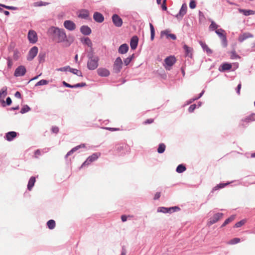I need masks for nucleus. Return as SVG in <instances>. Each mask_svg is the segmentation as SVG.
<instances>
[{
  "mask_svg": "<svg viewBox=\"0 0 255 255\" xmlns=\"http://www.w3.org/2000/svg\"><path fill=\"white\" fill-rule=\"evenodd\" d=\"M47 33L53 41L58 43H63L65 47H69L73 41V40L70 41L68 38L63 28L51 26L48 28Z\"/></svg>",
  "mask_w": 255,
  "mask_h": 255,
  "instance_id": "obj_1",
  "label": "nucleus"
},
{
  "mask_svg": "<svg viewBox=\"0 0 255 255\" xmlns=\"http://www.w3.org/2000/svg\"><path fill=\"white\" fill-rule=\"evenodd\" d=\"M87 57L88 58L87 62L88 69L90 70L96 69L98 66L99 57L94 56L93 53L88 54Z\"/></svg>",
  "mask_w": 255,
  "mask_h": 255,
  "instance_id": "obj_2",
  "label": "nucleus"
},
{
  "mask_svg": "<svg viewBox=\"0 0 255 255\" xmlns=\"http://www.w3.org/2000/svg\"><path fill=\"white\" fill-rule=\"evenodd\" d=\"M123 64L121 58L117 57L113 64V72L116 74L119 73L122 69Z\"/></svg>",
  "mask_w": 255,
  "mask_h": 255,
  "instance_id": "obj_3",
  "label": "nucleus"
},
{
  "mask_svg": "<svg viewBox=\"0 0 255 255\" xmlns=\"http://www.w3.org/2000/svg\"><path fill=\"white\" fill-rule=\"evenodd\" d=\"M100 156V153H94L91 155L89 156L87 159L82 163L81 168L85 167L87 165H90L92 162L96 161Z\"/></svg>",
  "mask_w": 255,
  "mask_h": 255,
  "instance_id": "obj_4",
  "label": "nucleus"
},
{
  "mask_svg": "<svg viewBox=\"0 0 255 255\" xmlns=\"http://www.w3.org/2000/svg\"><path fill=\"white\" fill-rule=\"evenodd\" d=\"M26 72L25 67L23 65L18 66L15 70L14 76L16 77L23 76Z\"/></svg>",
  "mask_w": 255,
  "mask_h": 255,
  "instance_id": "obj_5",
  "label": "nucleus"
},
{
  "mask_svg": "<svg viewBox=\"0 0 255 255\" xmlns=\"http://www.w3.org/2000/svg\"><path fill=\"white\" fill-rule=\"evenodd\" d=\"M187 10V6L185 3L182 4L179 12L175 16L178 19H182L186 14Z\"/></svg>",
  "mask_w": 255,
  "mask_h": 255,
  "instance_id": "obj_6",
  "label": "nucleus"
},
{
  "mask_svg": "<svg viewBox=\"0 0 255 255\" xmlns=\"http://www.w3.org/2000/svg\"><path fill=\"white\" fill-rule=\"evenodd\" d=\"M38 49L36 46L32 47L28 52L27 55V60L31 61L37 54Z\"/></svg>",
  "mask_w": 255,
  "mask_h": 255,
  "instance_id": "obj_7",
  "label": "nucleus"
},
{
  "mask_svg": "<svg viewBox=\"0 0 255 255\" xmlns=\"http://www.w3.org/2000/svg\"><path fill=\"white\" fill-rule=\"evenodd\" d=\"M28 39L30 43L34 44L37 41V35L36 32L32 30L29 31L28 33Z\"/></svg>",
  "mask_w": 255,
  "mask_h": 255,
  "instance_id": "obj_8",
  "label": "nucleus"
},
{
  "mask_svg": "<svg viewBox=\"0 0 255 255\" xmlns=\"http://www.w3.org/2000/svg\"><path fill=\"white\" fill-rule=\"evenodd\" d=\"M64 27L69 31H73L75 29L76 25L72 20H66L63 23Z\"/></svg>",
  "mask_w": 255,
  "mask_h": 255,
  "instance_id": "obj_9",
  "label": "nucleus"
},
{
  "mask_svg": "<svg viewBox=\"0 0 255 255\" xmlns=\"http://www.w3.org/2000/svg\"><path fill=\"white\" fill-rule=\"evenodd\" d=\"M223 214L222 213H217L214 215V216L210 218L208 222L209 225H212L217 223L221 218H222Z\"/></svg>",
  "mask_w": 255,
  "mask_h": 255,
  "instance_id": "obj_10",
  "label": "nucleus"
},
{
  "mask_svg": "<svg viewBox=\"0 0 255 255\" xmlns=\"http://www.w3.org/2000/svg\"><path fill=\"white\" fill-rule=\"evenodd\" d=\"M112 20L114 25L117 27H121L123 24L122 19L117 14L112 16Z\"/></svg>",
  "mask_w": 255,
  "mask_h": 255,
  "instance_id": "obj_11",
  "label": "nucleus"
},
{
  "mask_svg": "<svg viewBox=\"0 0 255 255\" xmlns=\"http://www.w3.org/2000/svg\"><path fill=\"white\" fill-rule=\"evenodd\" d=\"M98 75L101 77H108L110 74V71L105 68H99L97 70Z\"/></svg>",
  "mask_w": 255,
  "mask_h": 255,
  "instance_id": "obj_12",
  "label": "nucleus"
},
{
  "mask_svg": "<svg viewBox=\"0 0 255 255\" xmlns=\"http://www.w3.org/2000/svg\"><path fill=\"white\" fill-rule=\"evenodd\" d=\"M176 61V60L174 56H168L164 60L165 65L169 67L172 66Z\"/></svg>",
  "mask_w": 255,
  "mask_h": 255,
  "instance_id": "obj_13",
  "label": "nucleus"
},
{
  "mask_svg": "<svg viewBox=\"0 0 255 255\" xmlns=\"http://www.w3.org/2000/svg\"><path fill=\"white\" fill-rule=\"evenodd\" d=\"M17 133L14 131H9L5 133L4 138L8 141H10L13 140L17 136Z\"/></svg>",
  "mask_w": 255,
  "mask_h": 255,
  "instance_id": "obj_14",
  "label": "nucleus"
},
{
  "mask_svg": "<svg viewBox=\"0 0 255 255\" xmlns=\"http://www.w3.org/2000/svg\"><path fill=\"white\" fill-rule=\"evenodd\" d=\"M89 16V11L86 9H82L79 10L78 16L79 18L87 19Z\"/></svg>",
  "mask_w": 255,
  "mask_h": 255,
  "instance_id": "obj_15",
  "label": "nucleus"
},
{
  "mask_svg": "<svg viewBox=\"0 0 255 255\" xmlns=\"http://www.w3.org/2000/svg\"><path fill=\"white\" fill-rule=\"evenodd\" d=\"M138 42V38L137 36H133L131 37L130 41V48L132 50L136 48Z\"/></svg>",
  "mask_w": 255,
  "mask_h": 255,
  "instance_id": "obj_16",
  "label": "nucleus"
},
{
  "mask_svg": "<svg viewBox=\"0 0 255 255\" xmlns=\"http://www.w3.org/2000/svg\"><path fill=\"white\" fill-rule=\"evenodd\" d=\"M183 48L184 50L185 56L192 58L193 55V48L192 47H189L186 44L183 45Z\"/></svg>",
  "mask_w": 255,
  "mask_h": 255,
  "instance_id": "obj_17",
  "label": "nucleus"
},
{
  "mask_svg": "<svg viewBox=\"0 0 255 255\" xmlns=\"http://www.w3.org/2000/svg\"><path fill=\"white\" fill-rule=\"evenodd\" d=\"M80 32L84 35H89L92 32V30L88 25H82L80 28Z\"/></svg>",
  "mask_w": 255,
  "mask_h": 255,
  "instance_id": "obj_18",
  "label": "nucleus"
},
{
  "mask_svg": "<svg viewBox=\"0 0 255 255\" xmlns=\"http://www.w3.org/2000/svg\"><path fill=\"white\" fill-rule=\"evenodd\" d=\"M94 20L97 22L101 23L104 20V17L103 14L99 12H95L93 15Z\"/></svg>",
  "mask_w": 255,
  "mask_h": 255,
  "instance_id": "obj_19",
  "label": "nucleus"
},
{
  "mask_svg": "<svg viewBox=\"0 0 255 255\" xmlns=\"http://www.w3.org/2000/svg\"><path fill=\"white\" fill-rule=\"evenodd\" d=\"M128 45L126 43H124L120 46L118 49V52L121 54H124L128 52Z\"/></svg>",
  "mask_w": 255,
  "mask_h": 255,
  "instance_id": "obj_20",
  "label": "nucleus"
},
{
  "mask_svg": "<svg viewBox=\"0 0 255 255\" xmlns=\"http://www.w3.org/2000/svg\"><path fill=\"white\" fill-rule=\"evenodd\" d=\"M168 30H165L161 31L160 36L161 37H163L164 35H166V38L168 39L169 38H171L172 40L176 39V36L174 34L168 33Z\"/></svg>",
  "mask_w": 255,
  "mask_h": 255,
  "instance_id": "obj_21",
  "label": "nucleus"
},
{
  "mask_svg": "<svg viewBox=\"0 0 255 255\" xmlns=\"http://www.w3.org/2000/svg\"><path fill=\"white\" fill-rule=\"evenodd\" d=\"M199 43H200L201 46L202 47L203 51L204 52H206L208 55L212 54V53H213L212 50L210 48H209L208 45L205 42H204L202 41H200L199 42Z\"/></svg>",
  "mask_w": 255,
  "mask_h": 255,
  "instance_id": "obj_22",
  "label": "nucleus"
},
{
  "mask_svg": "<svg viewBox=\"0 0 255 255\" xmlns=\"http://www.w3.org/2000/svg\"><path fill=\"white\" fill-rule=\"evenodd\" d=\"M252 37H253V35L252 34L249 32L244 33L239 36L238 40L239 42H242L247 38Z\"/></svg>",
  "mask_w": 255,
  "mask_h": 255,
  "instance_id": "obj_23",
  "label": "nucleus"
},
{
  "mask_svg": "<svg viewBox=\"0 0 255 255\" xmlns=\"http://www.w3.org/2000/svg\"><path fill=\"white\" fill-rule=\"evenodd\" d=\"M232 68V65L230 63H225L221 65L219 68V70L221 71H225L229 70Z\"/></svg>",
  "mask_w": 255,
  "mask_h": 255,
  "instance_id": "obj_24",
  "label": "nucleus"
},
{
  "mask_svg": "<svg viewBox=\"0 0 255 255\" xmlns=\"http://www.w3.org/2000/svg\"><path fill=\"white\" fill-rule=\"evenodd\" d=\"M35 182V178L34 176H31L29 179L27 184V189L30 191L34 185Z\"/></svg>",
  "mask_w": 255,
  "mask_h": 255,
  "instance_id": "obj_25",
  "label": "nucleus"
},
{
  "mask_svg": "<svg viewBox=\"0 0 255 255\" xmlns=\"http://www.w3.org/2000/svg\"><path fill=\"white\" fill-rule=\"evenodd\" d=\"M127 147V145L124 143L118 144L116 145V150L122 153H124V149Z\"/></svg>",
  "mask_w": 255,
  "mask_h": 255,
  "instance_id": "obj_26",
  "label": "nucleus"
},
{
  "mask_svg": "<svg viewBox=\"0 0 255 255\" xmlns=\"http://www.w3.org/2000/svg\"><path fill=\"white\" fill-rule=\"evenodd\" d=\"M230 183V182H227L225 183H221L219 184H217L215 187H214L212 189L211 193H213L214 192H215L216 190H218L220 189L224 188L226 186H227V185H229Z\"/></svg>",
  "mask_w": 255,
  "mask_h": 255,
  "instance_id": "obj_27",
  "label": "nucleus"
},
{
  "mask_svg": "<svg viewBox=\"0 0 255 255\" xmlns=\"http://www.w3.org/2000/svg\"><path fill=\"white\" fill-rule=\"evenodd\" d=\"M0 103H1V105L3 107H5L6 106H9L12 103V100L9 97H8L6 99V101L5 102L3 99H0Z\"/></svg>",
  "mask_w": 255,
  "mask_h": 255,
  "instance_id": "obj_28",
  "label": "nucleus"
},
{
  "mask_svg": "<svg viewBox=\"0 0 255 255\" xmlns=\"http://www.w3.org/2000/svg\"><path fill=\"white\" fill-rule=\"evenodd\" d=\"M239 10L240 12L243 13L246 16H249L250 15H253L255 14V11L253 10L239 9Z\"/></svg>",
  "mask_w": 255,
  "mask_h": 255,
  "instance_id": "obj_29",
  "label": "nucleus"
},
{
  "mask_svg": "<svg viewBox=\"0 0 255 255\" xmlns=\"http://www.w3.org/2000/svg\"><path fill=\"white\" fill-rule=\"evenodd\" d=\"M186 169L185 166L182 164H179L177 166L176 169V171L177 173H181L185 171Z\"/></svg>",
  "mask_w": 255,
  "mask_h": 255,
  "instance_id": "obj_30",
  "label": "nucleus"
},
{
  "mask_svg": "<svg viewBox=\"0 0 255 255\" xmlns=\"http://www.w3.org/2000/svg\"><path fill=\"white\" fill-rule=\"evenodd\" d=\"M216 33L220 37V38L226 35L225 31L222 29H218L215 30Z\"/></svg>",
  "mask_w": 255,
  "mask_h": 255,
  "instance_id": "obj_31",
  "label": "nucleus"
},
{
  "mask_svg": "<svg viewBox=\"0 0 255 255\" xmlns=\"http://www.w3.org/2000/svg\"><path fill=\"white\" fill-rule=\"evenodd\" d=\"M81 41L83 44L87 45L88 47H91L92 46V42L88 37L84 38L83 40L81 39Z\"/></svg>",
  "mask_w": 255,
  "mask_h": 255,
  "instance_id": "obj_32",
  "label": "nucleus"
},
{
  "mask_svg": "<svg viewBox=\"0 0 255 255\" xmlns=\"http://www.w3.org/2000/svg\"><path fill=\"white\" fill-rule=\"evenodd\" d=\"M243 121L245 122L249 123L252 121H255V114L253 113L250 116L246 117Z\"/></svg>",
  "mask_w": 255,
  "mask_h": 255,
  "instance_id": "obj_33",
  "label": "nucleus"
},
{
  "mask_svg": "<svg viewBox=\"0 0 255 255\" xmlns=\"http://www.w3.org/2000/svg\"><path fill=\"white\" fill-rule=\"evenodd\" d=\"M134 58V54H132V55L129 56L127 58L125 59L124 60V64L126 66H128L130 63L131 60Z\"/></svg>",
  "mask_w": 255,
  "mask_h": 255,
  "instance_id": "obj_34",
  "label": "nucleus"
},
{
  "mask_svg": "<svg viewBox=\"0 0 255 255\" xmlns=\"http://www.w3.org/2000/svg\"><path fill=\"white\" fill-rule=\"evenodd\" d=\"M235 219V216L234 215H232L231 216H230L229 218H228V219H227L223 223V224L221 225V228H223L225 226H226L227 224H228L229 223L231 222L232 221H233Z\"/></svg>",
  "mask_w": 255,
  "mask_h": 255,
  "instance_id": "obj_35",
  "label": "nucleus"
},
{
  "mask_svg": "<svg viewBox=\"0 0 255 255\" xmlns=\"http://www.w3.org/2000/svg\"><path fill=\"white\" fill-rule=\"evenodd\" d=\"M149 27L150 30V39L152 41L155 36V29L153 25L151 23H149Z\"/></svg>",
  "mask_w": 255,
  "mask_h": 255,
  "instance_id": "obj_36",
  "label": "nucleus"
},
{
  "mask_svg": "<svg viewBox=\"0 0 255 255\" xmlns=\"http://www.w3.org/2000/svg\"><path fill=\"white\" fill-rule=\"evenodd\" d=\"M166 146L164 143H161L159 144L157 148V152L159 153H162L165 150Z\"/></svg>",
  "mask_w": 255,
  "mask_h": 255,
  "instance_id": "obj_37",
  "label": "nucleus"
},
{
  "mask_svg": "<svg viewBox=\"0 0 255 255\" xmlns=\"http://www.w3.org/2000/svg\"><path fill=\"white\" fill-rule=\"evenodd\" d=\"M69 72L72 73L73 74L76 75L78 76L82 77V73L81 71H79L77 69L72 68L70 67Z\"/></svg>",
  "mask_w": 255,
  "mask_h": 255,
  "instance_id": "obj_38",
  "label": "nucleus"
},
{
  "mask_svg": "<svg viewBox=\"0 0 255 255\" xmlns=\"http://www.w3.org/2000/svg\"><path fill=\"white\" fill-rule=\"evenodd\" d=\"M45 53L40 52L38 56V60L39 63H43L45 61Z\"/></svg>",
  "mask_w": 255,
  "mask_h": 255,
  "instance_id": "obj_39",
  "label": "nucleus"
},
{
  "mask_svg": "<svg viewBox=\"0 0 255 255\" xmlns=\"http://www.w3.org/2000/svg\"><path fill=\"white\" fill-rule=\"evenodd\" d=\"M47 225L49 229H53L55 227V222L53 220H50L47 222Z\"/></svg>",
  "mask_w": 255,
  "mask_h": 255,
  "instance_id": "obj_40",
  "label": "nucleus"
},
{
  "mask_svg": "<svg viewBox=\"0 0 255 255\" xmlns=\"http://www.w3.org/2000/svg\"><path fill=\"white\" fill-rule=\"evenodd\" d=\"M31 110V108L27 105H25L23 106V107L21 109L20 113L23 114L26 113Z\"/></svg>",
  "mask_w": 255,
  "mask_h": 255,
  "instance_id": "obj_41",
  "label": "nucleus"
},
{
  "mask_svg": "<svg viewBox=\"0 0 255 255\" xmlns=\"http://www.w3.org/2000/svg\"><path fill=\"white\" fill-rule=\"evenodd\" d=\"M48 83H49L48 81L45 80V79H42V80H40L39 81H38V82H37L35 84V86L36 87V86H42V85H47Z\"/></svg>",
  "mask_w": 255,
  "mask_h": 255,
  "instance_id": "obj_42",
  "label": "nucleus"
},
{
  "mask_svg": "<svg viewBox=\"0 0 255 255\" xmlns=\"http://www.w3.org/2000/svg\"><path fill=\"white\" fill-rule=\"evenodd\" d=\"M218 25H217L214 21H212L210 25L209 26V29L210 30L213 31L218 29Z\"/></svg>",
  "mask_w": 255,
  "mask_h": 255,
  "instance_id": "obj_43",
  "label": "nucleus"
},
{
  "mask_svg": "<svg viewBox=\"0 0 255 255\" xmlns=\"http://www.w3.org/2000/svg\"><path fill=\"white\" fill-rule=\"evenodd\" d=\"M6 95L7 88H5L4 89L2 88L0 91V99H2V98L3 99L6 96Z\"/></svg>",
  "mask_w": 255,
  "mask_h": 255,
  "instance_id": "obj_44",
  "label": "nucleus"
},
{
  "mask_svg": "<svg viewBox=\"0 0 255 255\" xmlns=\"http://www.w3.org/2000/svg\"><path fill=\"white\" fill-rule=\"evenodd\" d=\"M246 222V220L243 219L241 220L240 221L237 222L236 223V224L234 226V227L235 228H240L242 227L243 225H244Z\"/></svg>",
  "mask_w": 255,
  "mask_h": 255,
  "instance_id": "obj_45",
  "label": "nucleus"
},
{
  "mask_svg": "<svg viewBox=\"0 0 255 255\" xmlns=\"http://www.w3.org/2000/svg\"><path fill=\"white\" fill-rule=\"evenodd\" d=\"M206 19L205 16L204 14V13L201 11H199V21L200 22H204Z\"/></svg>",
  "mask_w": 255,
  "mask_h": 255,
  "instance_id": "obj_46",
  "label": "nucleus"
},
{
  "mask_svg": "<svg viewBox=\"0 0 255 255\" xmlns=\"http://www.w3.org/2000/svg\"><path fill=\"white\" fill-rule=\"evenodd\" d=\"M240 239L238 238H234L232 240H231L229 242V244L231 245H235L236 244L240 242Z\"/></svg>",
  "mask_w": 255,
  "mask_h": 255,
  "instance_id": "obj_47",
  "label": "nucleus"
},
{
  "mask_svg": "<svg viewBox=\"0 0 255 255\" xmlns=\"http://www.w3.org/2000/svg\"><path fill=\"white\" fill-rule=\"evenodd\" d=\"M70 67L69 66H66L63 67H60L57 69V71H62V72H66L67 71L70 70Z\"/></svg>",
  "mask_w": 255,
  "mask_h": 255,
  "instance_id": "obj_48",
  "label": "nucleus"
},
{
  "mask_svg": "<svg viewBox=\"0 0 255 255\" xmlns=\"http://www.w3.org/2000/svg\"><path fill=\"white\" fill-rule=\"evenodd\" d=\"M222 41V44L224 47H227L228 45V41L227 39L226 35L221 38Z\"/></svg>",
  "mask_w": 255,
  "mask_h": 255,
  "instance_id": "obj_49",
  "label": "nucleus"
},
{
  "mask_svg": "<svg viewBox=\"0 0 255 255\" xmlns=\"http://www.w3.org/2000/svg\"><path fill=\"white\" fill-rule=\"evenodd\" d=\"M0 6H2L6 9H9V10H17L18 9V8L17 7L13 6H7L5 5L4 4H0Z\"/></svg>",
  "mask_w": 255,
  "mask_h": 255,
  "instance_id": "obj_50",
  "label": "nucleus"
},
{
  "mask_svg": "<svg viewBox=\"0 0 255 255\" xmlns=\"http://www.w3.org/2000/svg\"><path fill=\"white\" fill-rule=\"evenodd\" d=\"M157 212H161L163 213H167V208L164 207H160L157 209Z\"/></svg>",
  "mask_w": 255,
  "mask_h": 255,
  "instance_id": "obj_51",
  "label": "nucleus"
},
{
  "mask_svg": "<svg viewBox=\"0 0 255 255\" xmlns=\"http://www.w3.org/2000/svg\"><path fill=\"white\" fill-rule=\"evenodd\" d=\"M231 59H235L240 58V57L238 54H237L236 51L234 50L231 52Z\"/></svg>",
  "mask_w": 255,
  "mask_h": 255,
  "instance_id": "obj_52",
  "label": "nucleus"
},
{
  "mask_svg": "<svg viewBox=\"0 0 255 255\" xmlns=\"http://www.w3.org/2000/svg\"><path fill=\"white\" fill-rule=\"evenodd\" d=\"M12 65H13V62H12V60L9 57H8L7 59V68L8 69H11Z\"/></svg>",
  "mask_w": 255,
  "mask_h": 255,
  "instance_id": "obj_53",
  "label": "nucleus"
},
{
  "mask_svg": "<svg viewBox=\"0 0 255 255\" xmlns=\"http://www.w3.org/2000/svg\"><path fill=\"white\" fill-rule=\"evenodd\" d=\"M48 4V3L47 2H43L42 1H37L35 3V6H45V5H46Z\"/></svg>",
  "mask_w": 255,
  "mask_h": 255,
  "instance_id": "obj_54",
  "label": "nucleus"
},
{
  "mask_svg": "<svg viewBox=\"0 0 255 255\" xmlns=\"http://www.w3.org/2000/svg\"><path fill=\"white\" fill-rule=\"evenodd\" d=\"M197 108V105L192 104L188 108V112L189 113H192L194 112V110Z\"/></svg>",
  "mask_w": 255,
  "mask_h": 255,
  "instance_id": "obj_55",
  "label": "nucleus"
},
{
  "mask_svg": "<svg viewBox=\"0 0 255 255\" xmlns=\"http://www.w3.org/2000/svg\"><path fill=\"white\" fill-rule=\"evenodd\" d=\"M86 85V84L85 83H83V82L77 83L75 85H73V88H79V87H83L85 86Z\"/></svg>",
  "mask_w": 255,
  "mask_h": 255,
  "instance_id": "obj_56",
  "label": "nucleus"
},
{
  "mask_svg": "<svg viewBox=\"0 0 255 255\" xmlns=\"http://www.w3.org/2000/svg\"><path fill=\"white\" fill-rule=\"evenodd\" d=\"M42 154L41 149H38L34 151V157L35 158H38V156Z\"/></svg>",
  "mask_w": 255,
  "mask_h": 255,
  "instance_id": "obj_57",
  "label": "nucleus"
},
{
  "mask_svg": "<svg viewBox=\"0 0 255 255\" xmlns=\"http://www.w3.org/2000/svg\"><path fill=\"white\" fill-rule=\"evenodd\" d=\"M196 2L194 0H191L189 3V7L191 9L195 8L196 7Z\"/></svg>",
  "mask_w": 255,
  "mask_h": 255,
  "instance_id": "obj_58",
  "label": "nucleus"
},
{
  "mask_svg": "<svg viewBox=\"0 0 255 255\" xmlns=\"http://www.w3.org/2000/svg\"><path fill=\"white\" fill-rule=\"evenodd\" d=\"M166 0H163V2L161 4L162 9L164 11L166 10L167 9L166 4Z\"/></svg>",
  "mask_w": 255,
  "mask_h": 255,
  "instance_id": "obj_59",
  "label": "nucleus"
},
{
  "mask_svg": "<svg viewBox=\"0 0 255 255\" xmlns=\"http://www.w3.org/2000/svg\"><path fill=\"white\" fill-rule=\"evenodd\" d=\"M85 145L84 144H81L80 145H77L74 147H73L72 149L74 150V152L78 150L79 149H80L81 147H85Z\"/></svg>",
  "mask_w": 255,
  "mask_h": 255,
  "instance_id": "obj_60",
  "label": "nucleus"
},
{
  "mask_svg": "<svg viewBox=\"0 0 255 255\" xmlns=\"http://www.w3.org/2000/svg\"><path fill=\"white\" fill-rule=\"evenodd\" d=\"M241 86H242V85H241V83H240L238 85V86L237 87L236 92L238 95H240V90L241 89Z\"/></svg>",
  "mask_w": 255,
  "mask_h": 255,
  "instance_id": "obj_61",
  "label": "nucleus"
},
{
  "mask_svg": "<svg viewBox=\"0 0 255 255\" xmlns=\"http://www.w3.org/2000/svg\"><path fill=\"white\" fill-rule=\"evenodd\" d=\"M62 84L64 86H65L66 87L73 88V85H70V84L67 83V82H66L65 81H63Z\"/></svg>",
  "mask_w": 255,
  "mask_h": 255,
  "instance_id": "obj_62",
  "label": "nucleus"
},
{
  "mask_svg": "<svg viewBox=\"0 0 255 255\" xmlns=\"http://www.w3.org/2000/svg\"><path fill=\"white\" fill-rule=\"evenodd\" d=\"M52 131L53 133H57L59 132V128L57 127H52Z\"/></svg>",
  "mask_w": 255,
  "mask_h": 255,
  "instance_id": "obj_63",
  "label": "nucleus"
},
{
  "mask_svg": "<svg viewBox=\"0 0 255 255\" xmlns=\"http://www.w3.org/2000/svg\"><path fill=\"white\" fill-rule=\"evenodd\" d=\"M126 254H127L126 249H125V248L124 247H123L122 249L121 254L120 255H126Z\"/></svg>",
  "mask_w": 255,
  "mask_h": 255,
  "instance_id": "obj_64",
  "label": "nucleus"
}]
</instances>
